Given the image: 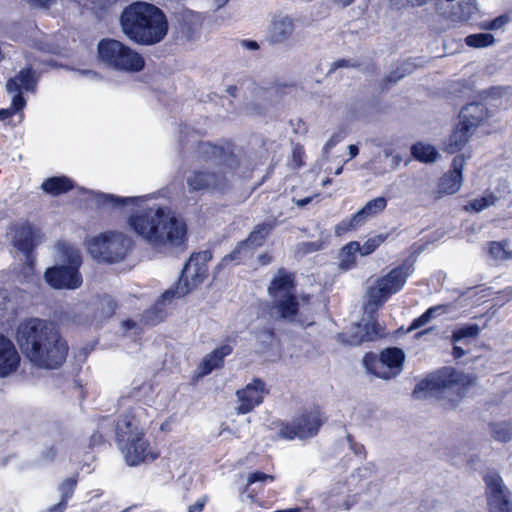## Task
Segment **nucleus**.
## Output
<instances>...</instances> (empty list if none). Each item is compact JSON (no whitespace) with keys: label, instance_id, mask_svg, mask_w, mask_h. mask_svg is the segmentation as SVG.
<instances>
[{"label":"nucleus","instance_id":"f257e3e1","mask_svg":"<svg viewBox=\"0 0 512 512\" xmlns=\"http://www.w3.org/2000/svg\"><path fill=\"white\" fill-rule=\"evenodd\" d=\"M97 202L104 207L120 208L128 213L129 228L153 248L177 247L187 240L185 220L169 207L148 206L144 196L118 197L99 193Z\"/></svg>","mask_w":512,"mask_h":512},{"label":"nucleus","instance_id":"f03ea898","mask_svg":"<svg viewBox=\"0 0 512 512\" xmlns=\"http://www.w3.org/2000/svg\"><path fill=\"white\" fill-rule=\"evenodd\" d=\"M15 340L27 360L37 368L56 369L68 354V345L59 331L43 319L21 321L16 327Z\"/></svg>","mask_w":512,"mask_h":512},{"label":"nucleus","instance_id":"7ed1b4c3","mask_svg":"<svg viewBox=\"0 0 512 512\" xmlns=\"http://www.w3.org/2000/svg\"><path fill=\"white\" fill-rule=\"evenodd\" d=\"M197 157L204 162H211L212 169L198 170L187 177V186L190 191H216L225 192L240 166V158L232 145H213L209 142H200L196 149Z\"/></svg>","mask_w":512,"mask_h":512},{"label":"nucleus","instance_id":"20e7f679","mask_svg":"<svg viewBox=\"0 0 512 512\" xmlns=\"http://www.w3.org/2000/svg\"><path fill=\"white\" fill-rule=\"evenodd\" d=\"M120 25L128 39L146 46L160 43L169 30L165 13L157 6L142 1L134 2L122 11Z\"/></svg>","mask_w":512,"mask_h":512},{"label":"nucleus","instance_id":"39448f33","mask_svg":"<svg viewBox=\"0 0 512 512\" xmlns=\"http://www.w3.org/2000/svg\"><path fill=\"white\" fill-rule=\"evenodd\" d=\"M55 257L67 265L53 266L45 271L46 283L51 288H79L83 279L78 271L82 264L81 253L74 245L59 241L54 247Z\"/></svg>","mask_w":512,"mask_h":512},{"label":"nucleus","instance_id":"423d86ee","mask_svg":"<svg viewBox=\"0 0 512 512\" xmlns=\"http://www.w3.org/2000/svg\"><path fill=\"white\" fill-rule=\"evenodd\" d=\"M87 251L101 263L116 264L124 261L134 248V240L124 231L106 230L86 240Z\"/></svg>","mask_w":512,"mask_h":512},{"label":"nucleus","instance_id":"0eeeda50","mask_svg":"<svg viewBox=\"0 0 512 512\" xmlns=\"http://www.w3.org/2000/svg\"><path fill=\"white\" fill-rule=\"evenodd\" d=\"M98 58L107 67L123 72H139L144 59L134 49L115 39H102L97 45Z\"/></svg>","mask_w":512,"mask_h":512},{"label":"nucleus","instance_id":"6e6552de","mask_svg":"<svg viewBox=\"0 0 512 512\" xmlns=\"http://www.w3.org/2000/svg\"><path fill=\"white\" fill-rule=\"evenodd\" d=\"M43 232L29 224H23L16 228L13 237L14 246L26 256V265L19 274H13V284H27L33 278V270L36 258L32 251L43 242Z\"/></svg>","mask_w":512,"mask_h":512},{"label":"nucleus","instance_id":"1a4fd4ad","mask_svg":"<svg viewBox=\"0 0 512 512\" xmlns=\"http://www.w3.org/2000/svg\"><path fill=\"white\" fill-rule=\"evenodd\" d=\"M404 352L399 348H387L378 357L367 355L363 363L368 371L379 378L391 379L396 377L403 369Z\"/></svg>","mask_w":512,"mask_h":512},{"label":"nucleus","instance_id":"9d476101","mask_svg":"<svg viewBox=\"0 0 512 512\" xmlns=\"http://www.w3.org/2000/svg\"><path fill=\"white\" fill-rule=\"evenodd\" d=\"M323 418L318 409L309 410L297 417L290 425H283L279 430L282 439H307L317 434Z\"/></svg>","mask_w":512,"mask_h":512},{"label":"nucleus","instance_id":"9b49d317","mask_svg":"<svg viewBox=\"0 0 512 512\" xmlns=\"http://www.w3.org/2000/svg\"><path fill=\"white\" fill-rule=\"evenodd\" d=\"M486 499L490 512H512L511 491L496 472L484 476Z\"/></svg>","mask_w":512,"mask_h":512},{"label":"nucleus","instance_id":"f8f14e48","mask_svg":"<svg viewBox=\"0 0 512 512\" xmlns=\"http://www.w3.org/2000/svg\"><path fill=\"white\" fill-rule=\"evenodd\" d=\"M212 259L209 250L194 253L188 259L179 277L176 288H197L207 277V263Z\"/></svg>","mask_w":512,"mask_h":512},{"label":"nucleus","instance_id":"ddd939ff","mask_svg":"<svg viewBox=\"0 0 512 512\" xmlns=\"http://www.w3.org/2000/svg\"><path fill=\"white\" fill-rule=\"evenodd\" d=\"M355 479L351 476L349 482H337L332 485L329 491L318 499L320 512H336L348 510L356 502L355 493H352L349 486Z\"/></svg>","mask_w":512,"mask_h":512},{"label":"nucleus","instance_id":"4468645a","mask_svg":"<svg viewBox=\"0 0 512 512\" xmlns=\"http://www.w3.org/2000/svg\"><path fill=\"white\" fill-rule=\"evenodd\" d=\"M121 454L129 466L153 462L158 458L159 452L152 447L145 434L133 439H127L118 444Z\"/></svg>","mask_w":512,"mask_h":512},{"label":"nucleus","instance_id":"2eb2a0df","mask_svg":"<svg viewBox=\"0 0 512 512\" xmlns=\"http://www.w3.org/2000/svg\"><path fill=\"white\" fill-rule=\"evenodd\" d=\"M447 385L448 371L443 368L420 380L412 392V397L417 400H439L444 397Z\"/></svg>","mask_w":512,"mask_h":512},{"label":"nucleus","instance_id":"dca6fc26","mask_svg":"<svg viewBox=\"0 0 512 512\" xmlns=\"http://www.w3.org/2000/svg\"><path fill=\"white\" fill-rule=\"evenodd\" d=\"M267 393L265 383L260 379H254L242 389L236 391V412L238 414L251 412L255 407L262 404Z\"/></svg>","mask_w":512,"mask_h":512},{"label":"nucleus","instance_id":"f3484780","mask_svg":"<svg viewBox=\"0 0 512 512\" xmlns=\"http://www.w3.org/2000/svg\"><path fill=\"white\" fill-rule=\"evenodd\" d=\"M37 82L38 79L35 76V72L30 67L20 70L17 75L8 80L6 84L7 92H16L15 96L13 97L14 110L21 111L25 107L26 101L21 95V92H34L36 90Z\"/></svg>","mask_w":512,"mask_h":512},{"label":"nucleus","instance_id":"a211bd4d","mask_svg":"<svg viewBox=\"0 0 512 512\" xmlns=\"http://www.w3.org/2000/svg\"><path fill=\"white\" fill-rule=\"evenodd\" d=\"M143 415V409L135 408L119 418L116 425L117 444L145 434L142 423Z\"/></svg>","mask_w":512,"mask_h":512},{"label":"nucleus","instance_id":"6ab92c4d","mask_svg":"<svg viewBox=\"0 0 512 512\" xmlns=\"http://www.w3.org/2000/svg\"><path fill=\"white\" fill-rule=\"evenodd\" d=\"M273 304L270 315L275 319L295 321L298 311V303L290 290H270Z\"/></svg>","mask_w":512,"mask_h":512},{"label":"nucleus","instance_id":"aec40b11","mask_svg":"<svg viewBox=\"0 0 512 512\" xmlns=\"http://www.w3.org/2000/svg\"><path fill=\"white\" fill-rule=\"evenodd\" d=\"M490 118V113L485 104L471 102L465 105L459 112V124L466 131L475 130Z\"/></svg>","mask_w":512,"mask_h":512},{"label":"nucleus","instance_id":"412c9836","mask_svg":"<svg viewBox=\"0 0 512 512\" xmlns=\"http://www.w3.org/2000/svg\"><path fill=\"white\" fill-rule=\"evenodd\" d=\"M20 362V354L12 340L0 333V377L5 378L14 374Z\"/></svg>","mask_w":512,"mask_h":512},{"label":"nucleus","instance_id":"4be33fe9","mask_svg":"<svg viewBox=\"0 0 512 512\" xmlns=\"http://www.w3.org/2000/svg\"><path fill=\"white\" fill-rule=\"evenodd\" d=\"M378 335V324L369 318L365 323L354 324L349 332L340 335V339L343 343L357 346L364 341L374 340Z\"/></svg>","mask_w":512,"mask_h":512},{"label":"nucleus","instance_id":"5701e85b","mask_svg":"<svg viewBox=\"0 0 512 512\" xmlns=\"http://www.w3.org/2000/svg\"><path fill=\"white\" fill-rule=\"evenodd\" d=\"M178 292L179 290H165L153 307L146 311L144 316L145 322L148 325H156L163 321L168 314L166 307L171 304L176 297L181 296Z\"/></svg>","mask_w":512,"mask_h":512},{"label":"nucleus","instance_id":"b1692460","mask_svg":"<svg viewBox=\"0 0 512 512\" xmlns=\"http://www.w3.org/2000/svg\"><path fill=\"white\" fill-rule=\"evenodd\" d=\"M232 347L230 345H222L207 354L198 366V374L203 377L211 373L214 369H218L223 365L225 357L230 355Z\"/></svg>","mask_w":512,"mask_h":512},{"label":"nucleus","instance_id":"393cba45","mask_svg":"<svg viewBox=\"0 0 512 512\" xmlns=\"http://www.w3.org/2000/svg\"><path fill=\"white\" fill-rule=\"evenodd\" d=\"M294 21L289 16L273 20L269 32V40L274 44H281L289 40L294 32Z\"/></svg>","mask_w":512,"mask_h":512},{"label":"nucleus","instance_id":"a878e982","mask_svg":"<svg viewBox=\"0 0 512 512\" xmlns=\"http://www.w3.org/2000/svg\"><path fill=\"white\" fill-rule=\"evenodd\" d=\"M413 269L411 265H401L392 269L385 276L377 281V288H401L411 275Z\"/></svg>","mask_w":512,"mask_h":512},{"label":"nucleus","instance_id":"bb28decb","mask_svg":"<svg viewBox=\"0 0 512 512\" xmlns=\"http://www.w3.org/2000/svg\"><path fill=\"white\" fill-rule=\"evenodd\" d=\"M390 291L391 290H368L365 295L363 309L370 319L373 313L389 299L391 295Z\"/></svg>","mask_w":512,"mask_h":512},{"label":"nucleus","instance_id":"cd10ccee","mask_svg":"<svg viewBox=\"0 0 512 512\" xmlns=\"http://www.w3.org/2000/svg\"><path fill=\"white\" fill-rule=\"evenodd\" d=\"M412 156L419 162L431 164L441 158L440 153L434 146L424 142H417L411 147Z\"/></svg>","mask_w":512,"mask_h":512},{"label":"nucleus","instance_id":"c85d7f7f","mask_svg":"<svg viewBox=\"0 0 512 512\" xmlns=\"http://www.w3.org/2000/svg\"><path fill=\"white\" fill-rule=\"evenodd\" d=\"M360 249V243L351 241L341 248L338 255V266L340 269L346 271L356 265V256Z\"/></svg>","mask_w":512,"mask_h":512},{"label":"nucleus","instance_id":"c756f323","mask_svg":"<svg viewBox=\"0 0 512 512\" xmlns=\"http://www.w3.org/2000/svg\"><path fill=\"white\" fill-rule=\"evenodd\" d=\"M41 188L46 193L57 196L71 190L73 182L66 176L51 177L42 183Z\"/></svg>","mask_w":512,"mask_h":512},{"label":"nucleus","instance_id":"7c9ffc66","mask_svg":"<svg viewBox=\"0 0 512 512\" xmlns=\"http://www.w3.org/2000/svg\"><path fill=\"white\" fill-rule=\"evenodd\" d=\"M387 205V200L384 197H377L368 201L365 206L354 214V221H360L362 224L368 219L380 212H382Z\"/></svg>","mask_w":512,"mask_h":512},{"label":"nucleus","instance_id":"2f4dec72","mask_svg":"<svg viewBox=\"0 0 512 512\" xmlns=\"http://www.w3.org/2000/svg\"><path fill=\"white\" fill-rule=\"evenodd\" d=\"M481 328L477 324H468L456 328L452 334V340L456 344L469 345L471 341L477 339Z\"/></svg>","mask_w":512,"mask_h":512},{"label":"nucleus","instance_id":"473e14b6","mask_svg":"<svg viewBox=\"0 0 512 512\" xmlns=\"http://www.w3.org/2000/svg\"><path fill=\"white\" fill-rule=\"evenodd\" d=\"M275 226V221L261 223L254 228V230L250 233L249 237L245 241L257 249L264 244L266 237L270 234Z\"/></svg>","mask_w":512,"mask_h":512},{"label":"nucleus","instance_id":"72a5a7b5","mask_svg":"<svg viewBox=\"0 0 512 512\" xmlns=\"http://www.w3.org/2000/svg\"><path fill=\"white\" fill-rule=\"evenodd\" d=\"M466 158L464 155H457L452 162V170H450V195L458 192L462 186L463 177L462 170L464 168Z\"/></svg>","mask_w":512,"mask_h":512},{"label":"nucleus","instance_id":"f704fd0d","mask_svg":"<svg viewBox=\"0 0 512 512\" xmlns=\"http://www.w3.org/2000/svg\"><path fill=\"white\" fill-rule=\"evenodd\" d=\"M445 313L446 307L443 305L430 307L420 317L413 320L411 325L408 327L407 332H412L413 330H417L428 324H431L433 319L437 318L438 316L444 315Z\"/></svg>","mask_w":512,"mask_h":512},{"label":"nucleus","instance_id":"c9c22d12","mask_svg":"<svg viewBox=\"0 0 512 512\" xmlns=\"http://www.w3.org/2000/svg\"><path fill=\"white\" fill-rule=\"evenodd\" d=\"M473 383L474 378H472L470 375L450 371V395L455 393L459 398H462L466 389Z\"/></svg>","mask_w":512,"mask_h":512},{"label":"nucleus","instance_id":"e433bc0d","mask_svg":"<svg viewBox=\"0 0 512 512\" xmlns=\"http://www.w3.org/2000/svg\"><path fill=\"white\" fill-rule=\"evenodd\" d=\"M274 476L269 475L260 471L253 472L248 475L247 477V485L245 490L243 491V494H246V497L250 499L251 502L257 501V491L256 488H251L253 484L259 483V484H266L268 482H273Z\"/></svg>","mask_w":512,"mask_h":512},{"label":"nucleus","instance_id":"4c0bfd02","mask_svg":"<svg viewBox=\"0 0 512 512\" xmlns=\"http://www.w3.org/2000/svg\"><path fill=\"white\" fill-rule=\"evenodd\" d=\"M76 479L75 478H67L65 479L60 487V493H61V501L51 507L47 512H63L67 506L68 499L72 496L75 487H76Z\"/></svg>","mask_w":512,"mask_h":512},{"label":"nucleus","instance_id":"58836bf2","mask_svg":"<svg viewBox=\"0 0 512 512\" xmlns=\"http://www.w3.org/2000/svg\"><path fill=\"white\" fill-rule=\"evenodd\" d=\"M490 432L494 440L508 442L512 440V421L490 423Z\"/></svg>","mask_w":512,"mask_h":512},{"label":"nucleus","instance_id":"ea45409f","mask_svg":"<svg viewBox=\"0 0 512 512\" xmlns=\"http://www.w3.org/2000/svg\"><path fill=\"white\" fill-rule=\"evenodd\" d=\"M473 134L472 131H466L458 123L452 134H450V153L460 150L469 141Z\"/></svg>","mask_w":512,"mask_h":512},{"label":"nucleus","instance_id":"a19ab883","mask_svg":"<svg viewBox=\"0 0 512 512\" xmlns=\"http://www.w3.org/2000/svg\"><path fill=\"white\" fill-rule=\"evenodd\" d=\"M296 285L294 273L281 268L271 280L269 288H293Z\"/></svg>","mask_w":512,"mask_h":512},{"label":"nucleus","instance_id":"79ce46f5","mask_svg":"<svg viewBox=\"0 0 512 512\" xmlns=\"http://www.w3.org/2000/svg\"><path fill=\"white\" fill-rule=\"evenodd\" d=\"M255 248L248 244L246 241H242L238 244L234 251L224 257V261H237L242 262L251 258L255 252Z\"/></svg>","mask_w":512,"mask_h":512},{"label":"nucleus","instance_id":"37998d69","mask_svg":"<svg viewBox=\"0 0 512 512\" xmlns=\"http://www.w3.org/2000/svg\"><path fill=\"white\" fill-rule=\"evenodd\" d=\"M465 43L473 48H485L492 46L495 43V38L490 33H478L468 35L465 38Z\"/></svg>","mask_w":512,"mask_h":512},{"label":"nucleus","instance_id":"c03bdc74","mask_svg":"<svg viewBox=\"0 0 512 512\" xmlns=\"http://www.w3.org/2000/svg\"><path fill=\"white\" fill-rule=\"evenodd\" d=\"M386 239V236L377 235L372 238H369L363 245L360 244V249L357 250L360 256H367L374 252L377 247L383 243Z\"/></svg>","mask_w":512,"mask_h":512},{"label":"nucleus","instance_id":"a18cd8bd","mask_svg":"<svg viewBox=\"0 0 512 512\" xmlns=\"http://www.w3.org/2000/svg\"><path fill=\"white\" fill-rule=\"evenodd\" d=\"M497 197L493 194L485 195L479 199H475L470 203V208L475 212H480L497 202Z\"/></svg>","mask_w":512,"mask_h":512},{"label":"nucleus","instance_id":"49530a36","mask_svg":"<svg viewBox=\"0 0 512 512\" xmlns=\"http://www.w3.org/2000/svg\"><path fill=\"white\" fill-rule=\"evenodd\" d=\"M489 253L495 260H506L511 257L510 253L505 248V244L502 242H491Z\"/></svg>","mask_w":512,"mask_h":512},{"label":"nucleus","instance_id":"de8ad7c7","mask_svg":"<svg viewBox=\"0 0 512 512\" xmlns=\"http://www.w3.org/2000/svg\"><path fill=\"white\" fill-rule=\"evenodd\" d=\"M510 21V16L508 14H503L491 21L484 22L481 27L484 30H499L507 25Z\"/></svg>","mask_w":512,"mask_h":512},{"label":"nucleus","instance_id":"09e8293b","mask_svg":"<svg viewBox=\"0 0 512 512\" xmlns=\"http://www.w3.org/2000/svg\"><path fill=\"white\" fill-rule=\"evenodd\" d=\"M362 223L360 221H354V215L349 220H343L341 221L336 227H335V234L337 236H341L347 231L361 225Z\"/></svg>","mask_w":512,"mask_h":512},{"label":"nucleus","instance_id":"8fccbe9b","mask_svg":"<svg viewBox=\"0 0 512 512\" xmlns=\"http://www.w3.org/2000/svg\"><path fill=\"white\" fill-rule=\"evenodd\" d=\"M389 1L393 6L400 8L405 5H410L413 7L423 6L424 4L427 3L428 0H389Z\"/></svg>","mask_w":512,"mask_h":512},{"label":"nucleus","instance_id":"3c124183","mask_svg":"<svg viewBox=\"0 0 512 512\" xmlns=\"http://www.w3.org/2000/svg\"><path fill=\"white\" fill-rule=\"evenodd\" d=\"M342 137L340 134L338 133H335L333 134L329 139L328 141L326 142V144L324 145L323 147V154L324 155H328L331 151V149L341 141Z\"/></svg>","mask_w":512,"mask_h":512},{"label":"nucleus","instance_id":"603ef678","mask_svg":"<svg viewBox=\"0 0 512 512\" xmlns=\"http://www.w3.org/2000/svg\"><path fill=\"white\" fill-rule=\"evenodd\" d=\"M303 154H304V150L301 146H296L293 149L292 158H293V162L296 167H300L302 165L301 159H302Z\"/></svg>","mask_w":512,"mask_h":512},{"label":"nucleus","instance_id":"864d4df0","mask_svg":"<svg viewBox=\"0 0 512 512\" xmlns=\"http://www.w3.org/2000/svg\"><path fill=\"white\" fill-rule=\"evenodd\" d=\"M397 70H399V68ZM405 72H407V69H403L402 72H399V71L392 72L386 77V81L390 82V83H395L404 77Z\"/></svg>","mask_w":512,"mask_h":512},{"label":"nucleus","instance_id":"5fc2aeb1","mask_svg":"<svg viewBox=\"0 0 512 512\" xmlns=\"http://www.w3.org/2000/svg\"><path fill=\"white\" fill-rule=\"evenodd\" d=\"M454 344H455V345H454V347H453V352H452V354H453L454 358L458 359V358H461V357H463L464 355H466V353L468 352V350H466V349L464 348V346H465V345H463V344H456V343H454Z\"/></svg>","mask_w":512,"mask_h":512},{"label":"nucleus","instance_id":"6e6d98bb","mask_svg":"<svg viewBox=\"0 0 512 512\" xmlns=\"http://www.w3.org/2000/svg\"><path fill=\"white\" fill-rule=\"evenodd\" d=\"M205 498L198 499L193 505L189 507V512H201L205 505Z\"/></svg>","mask_w":512,"mask_h":512},{"label":"nucleus","instance_id":"4d7b16f0","mask_svg":"<svg viewBox=\"0 0 512 512\" xmlns=\"http://www.w3.org/2000/svg\"><path fill=\"white\" fill-rule=\"evenodd\" d=\"M31 5L40 7H49L55 3L56 0H27Z\"/></svg>","mask_w":512,"mask_h":512},{"label":"nucleus","instance_id":"13d9d810","mask_svg":"<svg viewBox=\"0 0 512 512\" xmlns=\"http://www.w3.org/2000/svg\"><path fill=\"white\" fill-rule=\"evenodd\" d=\"M79 73L83 76H86L92 80H99L100 79V76L97 72L95 71H92V70H81L79 71Z\"/></svg>","mask_w":512,"mask_h":512},{"label":"nucleus","instance_id":"bf43d9fd","mask_svg":"<svg viewBox=\"0 0 512 512\" xmlns=\"http://www.w3.org/2000/svg\"><path fill=\"white\" fill-rule=\"evenodd\" d=\"M446 193H447V185H446V180L443 177V178L440 179L439 191H438V195L436 196V198H440L443 195H445Z\"/></svg>","mask_w":512,"mask_h":512},{"label":"nucleus","instance_id":"052dcab7","mask_svg":"<svg viewBox=\"0 0 512 512\" xmlns=\"http://www.w3.org/2000/svg\"><path fill=\"white\" fill-rule=\"evenodd\" d=\"M15 112H17V111L14 110L13 105L11 106L10 109H1L0 110V121L11 117L12 114Z\"/></svg>","mask_w":512,"mask_h":512},{"label":"nucleus","instance_id":"680f3d73","mask_svg":"<svg viewBox=\"0 0 512 512\" xmlns=\"http://www.w3.org/2000/svg\"><path fill=\"white\" fill-rule=\"evenodd\" d=\"M348 66H350L349 61H347L345 59H341L332 64L330 72L336 70L337 68L348 67Z\"/></svg>","mask_w":512,"mask_h":512},{"label":"nucleus","instance_id":"e2e57ef3","mask_svg":"<svg viewBox=\"0 0 512 512\" xmlns=\"http://www.w3.org/2000/svg\"><path fill=\"white\" fill-rule=\"evenodd\" d=\"M333 4L341 7V8H346L348 6H350L352 3L355 2V0H330Z\"/></svg>","mask_w":512,"mask_h":512},{"label":"nucleus","instance_id":"0e129e2a","mask_svg":"<svg viewBox=\"0 0 512 512\" xmlns=\"http://www.w3.org/2000/svg\"><path fill=\"white\" fill-rule=\"evenodd\" d=\"M294 203L298 206V207H305L306 205H308L309 203H311L312 201V197H306V198H303V199H298V200H295L293 199Z\"/></svg>","mask_w":512,"mask_h":512},{"label":"nucleus","instance_id":"69168bd1","mask_svg":"<svg viewBox=\"0 0 512 512\" xmlns=\"http://www.w3.org/2000/svg\"><path fill=\"white\" fill-rule=\"evenodd\" d=\"M258 261L260 262L261 265H267L268 263L271 262V257L268 254L264 253L258 256Z\"/></svg>","mask_w":512,"mask_h":512},{"label":"nucleus","instance_id":"338daca9","mask_svg":"<svg viewBox=\"0 0 512 512\" xmlns=\"http://www.w3.org/2000/svg\"><path fill=\"white\" fill-rule=\"evenodd\" d=\"M348 150H349L350 158H354L358 155L359 149L356 145H349Z\"/></svg>","mask_w":512,"mask_h":512},{"label":"nucleus","instance_id":"774afa93","mask_svg":"<svg viewBox=\"0 0 512 512\" xmlns=\"http://www.w3.org/2000/svg\"><path fill=\"white\" fill-rule=\"evenodd\" d=\"M244 46L250 50H257L259 48V45L256 41H245Z\"/></svg>","mask_w":512,"mask_h":512}]
</instances>
